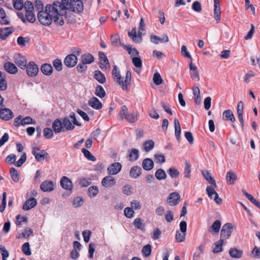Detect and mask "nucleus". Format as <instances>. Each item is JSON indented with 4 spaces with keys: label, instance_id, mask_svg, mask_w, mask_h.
I'll return each instance as SVG.
<instances>
[{
    "label": "nucleus",
    "instance_id": "nucleus-32",
    "mask_svg": "<svg viewBox=\"0 0 260 260\" xmlns=\"http://www.w3.org/2000/svg\"><path fill=\"white\" fill-rule=\"evenodd\" d=\"M226 179L228 184L233 185L237 179V177L236 174L232 171H229L226 174Z\"/></svg>",
    "mask_w": 260,
    "mask_h": 260
},
{
    "label": "nucleus",
    "instance_id": "nucleus-51",
    "mask_svg": "<svg viewBox=\"0 0 260 260\" xmlns=\"http://www.w3.org/2000/svg\"><path fill=\"white\" fill-rule=\"evenodd\" d=\"M82 152L83 153L84 156L88 160L94 161L96 160V157L93 155L91 152L88 150L82 148L81 150Z\"/></svg>",
    "mask_w": 260,
    "mask_h": 260
},
{
    "label": "nucleus",
    "instance_id": "nucleus-21",
    "mask_svg": "<svg viewBox=\"0 0 260 260\" xmlns=\"http://www.w3.org/2000/svg\"><path fill=\"white\" fill-rule=\"evenodd\" d=\"M243 107L244 105L243 102H239L237 105V115L243 129H244V120L243 117Z\"/></svg>",
    "mask_w": 260,
    "mask_h": 260
},
{
    "label": "nucleus",
    "instance_id": "nucleus-22",
    "mask_svg": "<svg viewBox=\"0 0 260 260\" xmlns=\"http://www.w3.org/2000/svg\"><path fill=\"white\" fill-rule=\"evenodd\" d=\"M88 104L92 108L99 110L102 108V103L96 97H92L88 100Z\"/></svg>",
    "mask_w": 260,
    "mask_h": 260
},
{
    "label": "nucleus",
    "instance_id": "nucleus-62",
    "mask_svg": "<svg viewBox=\"0 0 260 260\" xmlns=\"http://www.w3.org/2000/svg\"><path fill=\"white\" fill-rule=\"evenodd\" d=\"M125 119L130 123H134L137 120L138 118L137 115L134 113H128L126 117H125Z\"/></svg>",
    "mask_w": 260,
    "mask_h": 260
},
{
    "label": "nucleus",
    "instance_id": "nucleus-3",
    "mask_svg": "<svg viewBox=\"0 0 260 260\" xmlns=\"http://www.w3.org/2000/svg\"><path fill=\"white\" fill-rule=\"evenodd\" d=\"M112 76L116 83L120 85L123 90H127V86L131 84L132 74L129 70L127 71L124 80L121 78L120 71L118 70L117 66L115 65L112 71Z\"/></svg>",
    "mask_w": 260,
    "mask_h": 260
},
{
    "label": "nucleus",
    "instance_id": "nucleus-2",
    "mask_svg": "<svg viewBox=\"0 0 260 260\" xmlns=\"http://www.w3.org/2000/svg\"><path fill=\"white\" fill-rule=\"evenodd\" d=\"M58 8L61 14H66L67 10L80 13L83 10V4L81 0H61Z\"/></svg>",
    "mask_w": 260,
    "mask_h": 260
},
{
    "label": "nucleus",
    "instance_id": "nucleus-57",
    "mask_svg": "<svg viewBox=\"0 0 260 260\" xmlns=\"http://www.w3.org/2000/svg\"><path fill=\"white\" fill-rule=\"evenodd\" d=\"M53 65L57 71H61L62 69V64L60 59L57 58L53 61Z\"/></svg>",
    "mask_w": 260,
    "mask_h": 260
},
{
    "label": "nucleus",
    "instance_id": "nucleus-60",
    "mask_svg": "<svg viewBox=\"0 0 260 260\" xmlns=\"http://www.w3.org/2000/svg\"><path fill=\"white\" fill-rule=\"evenodd\" d=\"M168 173L172 178L177 177L180 174L179 172L174 168H169L168 170Z\"/></svg>",
    "mask_w": 260,
    "mask_h": 260
},
{
    "label": "nucleus",
    "instance_id": "nucleus-9",
    "mask_svg": "<svg viewBox=\"0 0 260 260\" xmlns=\"http://www.w3.org/2000/svg\"><path fill=\"white\" fill-rule=\"evenodd\" d=\"M78 59L75 54L68 55L64 60V64L68 68H72L76 66Z\"/></svg>",
    "mask_w": 260,
    "mask_h": 260
},
{
    "label": "nucleus",
    "instance_id": "nucleus-25",
    "mask_svg": "<svg viewBox=\"0 0 260 260\" xmlns=\"http://www.w3.org/2000/svg\"><path fill=\"white\" fill-rule=\"evenodd\" d=\"M141 168L138 166L133 167L129 171V175L133 178H138L142 174Z\"/></svg>",
    "mask_w": 260,
    "mask_h": 260
},
{
    "label": "nucleus",
    "instance_id": "nucleus-20",
    "mask_svg": "<svg viewBox=\"0 0 260 260\" xmlns=\"http://www.w3.org/2000/svg\"><path fill=\"white\" fill-rule=\"evenodd\" d=\"M189 69L190 70V75L191 79L194 81H199L200 76L199 71H198L197 67L193 65L192 61H191L189 63Z\"/></svg>",
    "mask_w": 260,
    "mask_h": 260
},
{
    "label": "nucleus",
    "instance_id": "nucleus-42",
    "mask_svg": "<svg viewBox=\"0 0 260 260\" xmlns=\"http://www.w3.org/2000/svg\"><path fill=\"white\" fill-rule=\"evenodd\" d=\"M155 176L158 180H165L167 178V174L163 169H158L155 172Z\"/></svg>",
    "mask_w": 260,
    "mask_h": 260
},
{
    "label": "nucleus",
    "instance_id": "nucleus-61",
    "mask_svg": "<svg viewBox=\"0 0 260 260\" xmlns=\"http://www.w3.org/2000/svg\"><path fill=\"white\" fill-rule=\"evenodd\" d=\"M29 40V39L27 37L24 38L23 37L20 36L17 38V42L19 46L21 47H24L25 46L26 43L28 42Z\"/></svg>",
    "mask_w": 260,
    "mask_h": 260
},
{
    "label": "nucleus",
    "instance_id": "nucleus-34",
    "mask_svg": "<svg viewBox=\"0 0 260 260\" xmlns=\"http://www.w3.org/2000/svg\"><path fill=\"white\" fill-rule=\"evenodd\" d=\"M202 174L205 178V179L209 183L212 185L215 188L217 187V185L215 182V181L213 179L211 175V174L208 171H203Z\"/></svg>",
    "mask_w": 260,
    "mask_h": 260
},
{
    "label": "nucleus",
    "instance_id": "nucleus-58",
    "mask_svg": "<svg viewBox=\"0 0 260 260\" xmlns=\"http://www.w3.org/2000/svg\"><path fill=\"white\" fill-rule=\"evenodd\" d=\"M43 134L45 138L48 139L52 138L53 136V131L49 127L45 128L43 130Z\"/></svg>",
    "mask_w": 260,
    "mask_h": 260
},
{
    "label": "nucleus",
    "instance_id": "nucleus-10",
    "mask_svg": "<svg viewBox=\"0 0 260 260\" xmlns=\"http://www.w3.org/2000/svg\"><path fill=\"white\" fill-rule=\"evenodd\" d=\"M180 199V194L177 192L171 193L167 198L168 203L171 206L177 205Z\"/></svg>",
    "mask_w": 260,
    "mask_h": 260
},
{
    "label": "nucleus",
    "instance_id": "nucleus-40",
    "mask_svg": "<svg viewBox=\"0 0 260 260\" xmlns=\"http://www.w3.org/2000/svg\"><path fill=\"white\" fill-rule=\"evenodd\" d=\"M10 174L11 177L14 182H18L19 181V174L16 169L13 167L11 168Z\"/></svg>",
    "mask_w": 260,
    "mask_h": 260
},
{
    "label": "nucleus",
    "instance_id": "nucleus-59",
    "mask_svg": "<svg viewBox=\"0 0 260 260\" xmlns=\"http://www.w3.org/2000/svg\"><path fill=\"white\" fill-rule=\"evenodd\" d=\"M0 251L2 255V260H7V258L9 256V253L8 251L3 245H0Z\"/></svg>",
    "mask_w": 260,
    "mask_h": 260
},
{
    "label": "nucleus",
    "instance_id": "nucleus-29",
    "mask_svg": "<svg viewBox=\"0 0 260 260\" xmlns=\"http://www.w3.org/2000/svg\"><path fill=\"white\" fill-rule=\"evenodd\" d=\"M4 68L8 73L11 74H15L18 71L16 66L14 63L9 61L5 63Z\"/></svg>",
    "mask_w": 260,
    "mask_h": 260
},
{
    "label": "nucleus",
    "instance_id": "nucleus-15",
    "mask_svg": "<svg viewBox=\"0 0 260 260\" xmlns=\"http://www.w3.org/2000/svg\"><path fill=\"white\" fill-rule=\"evenodd\" d=\"M122 166L119 162L112 164L107 169L108 173L110 175H116L121 170Z\"/></svg>",
    "mask_w": 260,
    "mask_h": 260
},
{
    "label": "nucleus",
    "instance_id": "nucleus-52",
    "mask_svg": "<svg viewBox=\"0 0 260 260\" xmlns=\"http://www.w3.org/2000/svg\"><path fill=\"white\" fill-rule=\"evenodd\" d=\"M35 123V120H34L31 117L26 116L23 118H22V120L20 121V123H19V124H21L23 126L26 124Z\"/></svg>",
    "mask_w": 260,
    "mask_h": 260
},
{
    "label": "nucleus",
    "instance_id": "nucleus-31",
    "mask_svg": "<svg viewBox=\"0 0 260 260\" xmlns=\"http://www.w3.org/2000/svg\"><path fill=\"white\" fill-rule=\"evenodd\" d=\"M93 77L100 83L103 84L106 82V77L100 70H95L93 73Z\"/></svg>",
    "mask_w": 260,
    "mask_h": 260
},
{
    "label": "nucleus",
    "instance_id": "nucleus-54",
    "mask_svg": "<svg viewBox=\"0 0 260 260\" xmlns=\"http://www.w3.org/2000/svg\"><path fill=\"white\" fill-rule=\"evenodd\" d=\"M221 222L218 220H216L212 224L211 229L212 232L217 233L219 232Z\"/></svg>",
    "mask_w": 260,
    "mask_h": 260
},
{
    "label": "nucleus",
    "instance_id": "nucleus-13",
    "mask_svg": "<svg viewBox=\"0 0 260 260\" xmlns=\"http://www.w3.org/2000/svg\"><path fill=\"white\" fill-rule=\"evenodd\" d=\"M139 33V35H137L136 28L134 27L131 31H128V35L134 43H140L142 41V37L140 31Z\"/></svg>",
    "mask_w": 260,
    "mask_h": 260
},
{
    "label": "nucleus",
    "instance_id": "nucleus-35",
    "mask_svg": "<svg viewBox=\"0 0 260 260\" xmlns=\"http://www.w3.org/2000/svg\"><path fill=\"white\" fill-rule=\"evenodd\" d=\"M7 88V83L6 79V74L0 71V90L5 91Z\"/></svg>",
    "mask_w": 260,
    "mask_h": 260
},
{
    "label": "nucleus",
    "instance_id": "nucleus-1",
    "mask_svg": "<svg viewBox=\"0 0 260 260\" xmlns=\"http://www.w3.org/2000/svg\"><path fill=\"white\" fill-rule=\"evenodd\" d=\"M59 1L54 2L53 4H48L45 7V11L40 10L38 13V19L39 22L44 25H50L52 22V13H56L57 8H58Z\"/></svg>",
    "mask_w": 260,
    "mask_h": 260
},
{
    "label": "nucleus",
    "instance_id": "nucleus-30",
    "mask_svg": "<svg viewBox=\"0 0 260 260\" xmlns=\"http://www.w3.org/2000/svg\"><path fill=\"white\" fill-rule=\"evenodd\" d=\"M142 166L144 170L150 171L154 167V162L151 159L147 158L143 160Z\"/></svg>",
    "mask_w": 260,
    "mask_h": 260
},
{
    "label": "nucleus",
    "instance_id": "nucleus-27",
    "mask_svg": "<svg viewBox=\"0 0 260 260\" xmlns=\"http://www.w3.org/2000/svg\"><path fill=\"white\" fill-rule=\"evenodd\" d=\"M40 70L41 72L46 76H50L53 73V68L52 66L49 63H43Z\"/></svg>",
    "mask_w": 260,
    "mask_h": 260
},
{
    "label": "nucleus",
    "instance_id": "nucleus-45",
    "mask_svg": "<svg viewBox=\"0 0 260 260\" xmlns=\"http://www.w3.org/2000/svg\"><path fill=\"white\" fill-rule=\"evenodd\" d=\"M94 94L100 98H103L106 95V92L104 88L100 85H98L95 87Z\"/></svg>",
    "mask_w": 260,
    "mask_h": 260
},
{
    "label": "nucleus",
    "instance_id": "nucleus-23",
    "mask_svg": "<svg viewBox=\"0 0 260 260\" xmlns=\"http://www.w3.org/2000/svg\"><path fill=\"white\" fill-rule=\"evenodd\" d=\"M37 204L36 199L34 198H30L27 199L23 205L22 209L27 211L35 207Z\"/></svg>",
    "mask_w": 260,
    "mask_h": 260
},
{
    "label": "nucleus",
    "instance_id": "nucleus-5",
    "mask_svg": "<svg viewBox=\"0 0 260 260\" xmlns=\"http://www.w3.org/2000/svg\"><path fill=\"white\" fill-rule=\"evenodd\" d=\"M25 69L28 76L31 77L36 76L39 71L38 66L32 61L28 62Z\"/></svg>",
    "mask_w": 260,
    "mask_h": 260
},
{
    "label": "nucleus",
    "instance_id": "nucleus-43",
    "mask_svg": "<svg viewBox=\"0 0 260 260\" xmlns=\"http://www.w3.org/2000/svg\"><path fill=\"white\" fill-rule=\"evenodd\" d=\"M78 182L81 187H86L91 184V179L90 178L82 177L79 178Z\"/></svg>",
    "mask_w": 260,
    "mask_h": 260
},
{
    "label": "nucleus",
    "instance_id": "nucleus-12",
    "mask_svg": "<svg viewBox=\"0 0 260 260\" xmlns=\"http://www.w3.org/2000/svg\"><path fill=\"white\" fill-rule=\"evenodd\" d=\"M13 112L9 108H2L0 112V117L4 120L8 121L13 117Z\"/></svg>",
    "mask_w": 260,
    "mask_h": 260
},
{
    "label": "nucleus",
    "instance_id": "nucleus-17",
    "mask_svg": "<svg viewBox=\"0 0 260 260\" xmlns=\"http://www.w3.org/2000/svg\"><path fill=\"white\" fill-rule=\"evenodd\" d=\"M14 31L13 27H6L0 28V39L2 40H6L7 37Z\"/></svg>",
    "mask_w": 260,
    "mask_h": 260
},
{
    "label": "nucleus",
    "instance_id": "nucleus-44",
    "mask_svg": "<svg viewBox=\"0 0 260 260\" xmlns=\"http://www.w3.org/2000/svg\"><path fill=\"white\" fill-rule=\"evenodd\" d=\"M133 224L136 229H137L138 230H140L142 231H145V225L142 222V220L141 218H136L133 222Z\"/></svg>",
    "mask_w": 260,
    "mask_h": 260
},
{
    "label": "nucleus",
    "instance_id": "nucleus-48",
    "mask_svg": "<svg viewBox=\"0 0 260 260\" xmlns=\"http://www.w3.org/2000/svg\"><path fill=\"white\" fill-rule=\"evenodd\" d=\"M223 116L226 120H230L232 122L235 121V116L231 110H226L223 112Z\"/></svg>",
    "mask_w": 260,
    "mask_h": 260
},
{
    "label": "nucleus",
    "instance_id": "nucleus-41",
    "mask_svg": "<svg viewBox=\"0 0 260 260\" xmlns=\"http://www.w3.org/2000/svg\"><path fill=\"white\" fill-rule=\"evenodd\" d=\"M62 122V125H63L66 130L67 131H71L74 129L75 128L74 125L72 124L68 117H64Z\"/></svg>",
    "mask_w": 260,
    "mask_h": 260
},
{
    "label": "nucleus",
    "instance_id": "nucleus-50",
    "mask_svg": "<svg viewBox=\"0 0 260 260\" xmlns=\"http://www.w3.org/2000/svg\"><path fill=\"white\" fill-rule=\"evenodd\" d=\"M25 17L26 20L30 23H34L36 21V16L34 10L26 11L25 12Z\"/></svg>",
    "mask_w": 260,
    "mask_h": 260
},
{
    "label": "nucleus",
    "instance_id": "nucleus-6",
    "mask_svg": "<svg viewBox=\"0 0 260 260\" xmlns=\"http://www.w3.org/2000/svg\"><path fill=\"white\" fill-rule=\"evenodd\" d=\"M215 187L212 188L208 186L206 188V192L208 197L211 199H214V201L218 204L220 205L222 203V199L219 198L218 193L214 190Z\"/></svg>",
    "mask_w": 260,
    "mask_h": 260
},
{
    "label": "nucleus",
    "instance_id": "nucleus-26",
    "mask_svg": "<svg viewBox=\"0 0 260 260\" xmlns=\"http://www.w3.org/2000/svg\"><path fill=\"white\" fill-rule=\"evenodd\" d=\"M52 129L55 133H59L62 131H64V130L63 129L62 122L59 119H56L53 121L52 123Z\"/></svg>",
    "mask_w": 260,
    "mask_h": 260
},
{
    "label": "nucleus",
    "instance_id": "nucleus-33",
    "mask_svg": "<svg viewBox=\"0 0 260 260\" xmlns=\"http://www.w3.org/2000/svg\"><path fill=\"white\" fill-rule=\"evenodd\" d=\"M175 135L178 142L180 141L181 127L179 120L177 119L174 120Z\"/></svg>",
    "mask_w": 260,
    "mask_h": 260
},
{
    "label": "nucleus",
    "instance_id": "nucleus-16",
    "mask_svg": "<svg viewBox=\"0 0 260 260\" xmlns=\"http://www.w3.org/2000/svg\"><path fill=\"white\" fill-rule=\"evenodd\" d=\"M116 180L111 176L104 177L102 181V184L105 187H111L116 184Z\"/></svg>",
    "mask_w": 260,
    "mask_h": 260
},
{
    "label": "nucleus",
    "instance_id": "nucleus-38",
    "mask_svg": "<svg viewBox=\"0 0 260 260\" xmlns=\"http://www.w3.org/2000/svg\"><path fill=\"white\" fill-rule=\"evenodd\" d=\"M230 256L233 258H240L242 257L243 251L237 248H231L229 251Z\"/></svg>",
    "mask_w": 260,
    "mask_h": 260
},
{
    "label": "nucleus",
    "instance_id": "nucleus-56",
    "mask_svg": "<svg viewBox=\"0 0 260 260\" xmlns=\"http://www.w3.org/2000/svg\"><path fill=\"white\" fill-rule=\"evenodd\" d=\"M190 172H191V165L190 164L187 162L185 161V168H184V177L186 178H190Z\"/></svg>",
    "mask_w": 260,
    "mask_h": 260
},
{
    "label": "nucleus",
    "instance_id": "nucleus-19",
    "mask_svg": "<svg viewBox=\"0 0 260 260\" xmlns=\"http://www.w3.org/2000/svg\"><path fill=\"white\" fill-rule=\"evenodd\" d=\"M40 188L44 192H50L54 189V184L51 181L45 180L40 185Z\"/></svg>",
    "mask_w": 260,
    "mask_h": 260
},
{
    "label": "nucleus",
    "instance_id": "nucleus-39",
    "mask_svg": "<svg viewBox=\"0 0 260 260\" xmlns=\"http://www.w3.org/2000/svg\"><path fill=\"white\" fill-rule=\"evenodd\" d=\"M154 146V142L152 140L146 141L143 144V149L145 152H148L152 150Z\"/></svg>",
    "mask_w": 260,
    "mask_h": 260
},
{
    "label": "nucleus",
    "instance_id": "nucleus-24",
    "mask_svg": "<svg viewBox=\"0 0 260 260\" xmlns=\"http://www.w3.org/2000/svg\"><path fill=\"white\" fill-rule=\"evenodd\" d=\"M60 185L65 189L72 190L73 184L72 181L66 176H63L60 180Z\"/></svg>",
    "mask_w": 260,
    "mask_h": 260
},
{
    "label": "nucleus",
    "instance_id": "nucleus-18",
    "mask_svg": "<svg viewBox=\"0 0 260 260\" xmlns=\"http://www.w3.org/2000/svg\"><path fill=\"white\" fill-rule=\"evenodd\" d=\"M150 41L155 44H158L159 42L167 43L169 41V38L166 34H164L162 38H159L156 35H152L150 36Z\"/></svg>",
    "mask_w": 260,
    "mask_h": 260
},
{
    "label": "nucleus",
    "instance_id": "nucleus-37",
    "mask_svg": "<svg viewBox=\"0 0 260 260\" xmlns=\"http://www.w3.org/2000/svg\"><path fill=\"white\" fill-rule=\"evenodd\" d=\"M220 10L219 4H214V15L217 23H218L220 20Z\"/></svg>",
    "mask_w": 260,
    "mask_h": 260
},
{
    "label": "nucleus",
    "instance_id": "nucleus-63",
    "mask_svg": "<svg viewBox=\"0 0 260 260\" xmlns=\"http://www.w3.org/2000/svg\"><path fill=\"white\" fill-rule=\"evenodd\" d=\"M13 6L15 9L21 10L23 8V0H13Z\"/></svg>",
    "mask_w": 260,
    "mask_h": 260
},
{
    "label": "nucleus",
    "instance_id": "nucleus-49",
    "mask_svg": "<svg viewBox=\"0 0 260 260\" xmlns=\"http://www.w3.org/2000/svg\"><path fill=\"white\" fill-rule=\"evenodd\" d=\"M99 190L97 186H90L88 189V195L90 198L95 197L99 193Z\"/></svg>",
    "mask_w": 260,
    "mask_h": 260
},
{
    "label": "nucleus",
    "instance_id": "nucleus-53",
    "mask_svg": "<svg viewBox=\"0 0 260 260\" xmlns=\"http://www.w3.org/2000/svg\"><path fill=\"white\" fill-rule=\"evenodd\" d=\"M72 203L75 208H78L83 205L84 200L81 197H77L73 199Z\"/></svg>",
    "mask_w": 260,
    "mask_h": 260
},
{
    "label": "nucleus",
    "instance_id": "nucleus-4",
    "mask_svg": "<svg viewBox=\"0 0 260 260\" xmlns=\"http://www.w3.org/2000/svg\"><path fill=\"white\" fill-rule=\"evenodd\" d=\"M233 227L231 223H226L224 224L221 230L220 239L214 244H224L225 241L229 239L232 233Z\"/></svg>",
    "mask_w": 260,
    "mask_h": 260
},
{
    "label": "nucleus",
    "instance_id": "nucleus-11",
    "mask_svg": "<svg viewBox=\"0 0 260 260\" xmlns=\"http://www.w3.org/2000/svg\"><path fill=\"white\" fill-rule=\"evenodd\" d=\"M15 63L21 69H25L27 65L25 57L20 54H18L14 57Z\"/></svg>",
    "mask_w": 260,
    "mask_h": 260
},
{
    "label": "nucleus",
    "instance_id": "nucleus-47",
    "mask_svg": "<svg viewBox=\"0 0 260 260\" xmlns=\"http://www.w3.org/2000/svg\"><path fill=\"white\" fill-rule=\"evenodd\" d=\"M82 245H77L76 246L74 247V249H73L70 253V256L73 259H76L79 256V253L78 250H80Z\"/></svg>",
    "mask_w": 260,
    "mask_h": 260
},
{
    "label": "nucleus",
    "instance_id": "nucleus-14",
    "mask_svg": "<svg viewBox=\"0 0 260 260\" xmlns=\"http://www.w3.org/2000/svg\"><path fill=\"white\" fill-rule=\"evenodd\" d=\"M99 56L100 61H103V63L101 62L100 63V68L102 70L106 69L107 67L110 68L109 60L104 52L102 51L99 52Z\"/></svg>",
    "mask_w": 260,
    "mask_h": 260
},
{
    "label": "nucleus",
    "instance_id": "nucleus-8",
    "mask_svg": "<svg viewBox=\"0 0 260 260\" xmlns=\"http://www.w3.org/2000/svg\"><path fill=\"white\" fill-rule=\"evenodd\" d=\"M32 154L35 156L36 159L41 162L44 159V158L48 155L45 150H40L39 148L34 147Z\"/></svg>",
    "mask_w": 260,
    "mask_h": 260
},
{
    "label": "nucleus",
    "instance_id": "nucleus-36",
    "mask_svg": "<svg viewBox=\"0 0 260 260\" xmlns=\"http://www.w3.org/2000/svg\"><path fill=\"white\" fill-rule=\"evenodd\" d=\"M81 62H83L84 63L90 64L94 61V57L90 53H85L83 54L81 57Z\"/></svg>",
    "mask_w": 260,
    "mask_h": 260
},
{
    "label": "nucleus",
    "instance_id": "nucleus-64",
    "mask_svg": "<svg viewBox=\"0 0 260 260\" xmlns=\"http://www.w3.org/2000/svg\"><path fill=\"white\" fill-rule=\"evenodd\" d=\"M153 82L156 85H160L162 82V79L158 73H155L153 75Z\"/></svg>",
    "mask_w": 260,
    "mask_h": 260
},
{
    "label": "nucleus",
    "instance_id": "nucleus-55",
    "mask_svg": "<svg viewBox=\"0 0 260 260\" xmlns=\"http://www.w3.org/2000/svg\"><path fill=\"white\" fill-rule=\"evenodd\" d=\"M111 44L113 46L117 47L122 44L120 42L119 37L118 35L112 36L111 37Z\"/></svg>",
    "mask_w": 260,
    "mask_h": 260
},
{
    "label": "nucleus",
    "instance_id": "nucleus-28",
    "mask_svg": "<svg viewBox=\"0 0 260 260\" xmlns=\"http://www.w3.org/2000/svg\"><path fill=\"white\" fill-rule=\"evenodd\" d=\"M139 156L138 149L132 148L128 151V160L131 161H134L137 160Z\"/></svg>",
    "mask_w": 260,
    "mask_h": 260
},
{
    "label": "nucleus",
    "instance_id": "nucleus-46",
    "mask_svg": "<svg viewBox=\"0 0 260 260\" xmlns=\"http://www.w3.org/2000/svg\"><path fill=\"white\" fill-rule=\"evenodd\" d=\"M127 114H128L127 107L125 105L122 106L118 114V118L120 120H123L125 119V117H126Z\"/></svg>",
    "mask_w": 260,
    "mask_h": 260
},
{
    "label": "nucleus",
    "instance_id": "nucleus-7",
    "mask_svg": "<svg viewBox=\"0 0 260 260\" xmlns=\"http://www.w3.org/2000/svg\"><path fill=\"white\" fill-rule=\"evenodd\" d=\"M62 8H60L59 9V8H57L58 9L56 13L55 12H53L52 13V19H53V21L54 23H55L56 25H58L59 26H62L64 24V19L63 17L64 16L66 15V14H61L59 11L60 9Z\"/></svg>",
    "mask_w": 260,
    "mask_h": 260
}]
</instances>
